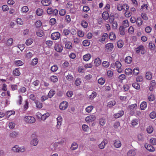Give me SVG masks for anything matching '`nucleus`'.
<instances>
[{"label": "nucleus", "instance_id": "1", "mask_svg": "<svg viewBox=\"0 0 156 156\" xmlns=\"http://www.w3.org/2000/svg\"><path fill=\"white\" fill-rule=\"evenodd\" d=\"M12 150L15 152H23L25 148L23 146L19 147L18 145H15L12 147Z\"/></svg>", "mask_w": 156, "mask_h": 156}, {"label": "nucleus", "instance_id": "2", "mask_svg": "<svg viewBox=\"0 0 156 156\" xmlns=\"http://www.w3.org/2000/svg\"><path fill=\"white\" fill-rule=\"evenodd\" d=\"M24 120L27 123H34L36 121L35 118L31 116H25L24 118Z\"/></svg>", "mask_w": 156, "mask_h": 156}, {"label": "nucleus", "instance_id": "3", "mask_svg": "<svg viewBox=\"0 0 156 156\" xmlns=\"http://www.w3.org/2000/svg\"><path fill=\"white\" fill-rule=\"evenodd\" d=\"M60 37V34L58 32H54L52 33L51 35V39L53 40L58 39Z\"/></svg>", "mask_w": 156, "mask_h": 156}, {"label": "nucleus", "instance_id": "4", "mask_svg": "<svg viewBox=\"0 0 156 156\" xmlns=\"http://www.w3.org/2000/svg\"><path fill=\"white\" fill-rule=\"evenodd\" d=\"M96 118L95 115H91L87 117L85 120L87 122H91L95 120Z\"/></svg>", "mask_w": 156, "mask_h": 156}, {"label": "nucleus", "instance_id": "5", "mask_svg": "<svg viewBox=\"0 0 156 156\" xmlns=\"http://www.w3.org/2000/svg\"><path fill=\"white\" fill-rule=\"evenodd\" d=\"M141 51L142 54L143 55L145 53L144 48L142 45H140L136 48V52L137 53H139Z\"/></svg>", "mask_w": 156, "mask_h": 156}, {"label": "nucleus", "instance_id": "6", "mask_svg": "<svg viewBox=\"0 0 156 156\" xmlns=\"http://www.w3.org/2000/svg\"><path fill=\"white\" fill-rule=\"evenodd\" d=\"M68 106V103L66 101H64L60 103L59 105V108L62 110L66 109Z\"/></svg>", "mask_w": 156, "mask_h": 156}, {"label": "nucleus", "instance_id": "7", "mask_svg": "<svg viewBox=\"0 0 156 156\" xmlns=\"http://www.w3.org/2000/svg\"><path fill=\"white\" fill-rule=\"evenodd\" d=\"M113 145L116 148H119L122 146L121 141L119 140H115L113 141Z\"/></svg>", "mask_w": 156, "mask_h": 156}, {"label": "nucleus", "instance_id": "8", "mask_svg": "<svg viewBox=\"0 0 156 156\" xmlns=\"http://www.w3.org/2000/svg\"><path fill=\"white\" fill-rule=\"evenodd\" d=\"M113 45L112 43H109L105 45V48L108 51H112L113 48Z\"/></svg>", "mask_w": 156, "mask_h": 156}, {"label": "nucleus", "instance_id": "9", "mask_svg": "<svg viewBox=\"0 0 156 156\" xmlns=\"http://www.w3.org/2000/svg\"><path fill=\"white\" fill-rule=\"evenodd\" d=\"M59 144L58 142L54 143L52 145L53 148H51V150L52 151H55L56 152L59 151L60 147H58Z\"/></svg>", "mask_w": 156, "mask_h": 156}, {"label": "nucleus", "instance_id": "10", "mask_svg": "<svg viewBox=\"0 0 156 156\" xmlns=\"http://www.w3.org/2000/svg\"><path fill=\"white\" fill-rule=\"evenodd\" d=\"M108 143V141L106 139H104L99 145V147L101 149H104L106 144Z\"/></svg>", "mask_w": 156, "mask_h": 156}, {"label": "nucleus", "instance_id": "11", "mask_svg": "<svg viewBox=\"0 0 156 156\" xmlns=\"http://www.w3.org/2000/svg\"><path fill=\"white\" fill-rule=\"evenodd\" d=\"M145 147L148 151L150 152H153L155 151L154 148L150 145L146 144L145 145Z\"/></svg>", "mask_w": 156, "mask_h": 156}, {"label": "nucleus", "instance_id": "12", "mask_svg": "<svg viewBox=\"0 0 156 156\" xmlns=\"http://www.w3.org/2000/svg\"><path fill=\"white\" fill-rule=\"evenodd\" d=\"M124 112L122 110L119 111L118 113L114 115V116L115 118H118L122 117L124 115Z\"/></svg>", "mask_w": 156, "mask_h": 156}, {"label": "nucleus", "instance_id": "13", "mask_svg": "<svg viewBox=\"0 0 156 156\" xmlns=\"http://www.w3.org/2000/svg\"><path fill=\"white\" fill-rule=\"evenodd\" d=\"M102 16L104 20H107L108 19L109 15L107 11H105L103 12Z\"/></svg>", "mask_w": 156, "mask_h": 156}, {"label": "nucleus", "instance_id": "14", "mask_svg": "<svg viewBox=\"0 0 156 156\" xmlns=\"http://www.w3.org/2000/svg\"><path fill=\"white\" fill-rule=\"evenodd\" d=\"M38 140L37 138H35L32 140L30 144L34 146H36L38 144Z\"/></svg>", "mask_w": 156, "mask_h": 156}, {"label": "nucleus", "instance_id": "15", "mask_svg": "<svg viewBox=\"0 0 156 156\" xmlns=\"http://www.w3.org/2000/svg\"><path fill=\"white\" fill-rule=\"evenodd\" d=\"M108 34L106 33H104L103 34L101 39L99 40V41L101 43L104 42L106 39L108 37Z\"/></svg>", "mask_w": 156, "mask_h": 156}, {"label": "nucleus", "instance_id": "16", "mask_svg": "<svg viewBox=\"0 0 156 156\" xmlns=\"http://www.w3.org/2000/svg\"><path fill=\"white\" fill-rule=\"evenodd\" d=\"M91 57V55L90 54H87L83 55V59L85 61H89Z\"/></svg>", "mask_w": 156, "mask_h": 156}, {"label": "nucleus", "instance_id": "17", "mask_svg": "<svg viewBox=\"0 0 156 156\" xmlns=\"http://www.w3.org/2000/svg\"><path fill=\"white\" fill-rule=\"evenodd\" d=\"M116 104V102L114 100H112L109 101L107 104V106L108 107L111 108L113 106L115 105Z\"/></svg>", "mask_w": 156, "mask_h": 156}, {"label": "nucleus", "instance_id": "18", "mask_svg": "<svg viewBox=\"0 0 156 156\" xmlns=\"http://www.w3.org/2000/svg\"><path fill=\"white\" fill-rule=\"evenodd\" d=\"M41 3L44 6H48L51 3V1L50 0H42Z\"/></svg>", "mask_w": 156, "mask_h": 156}, {"label": "nucleus", "instance_id": "19", "mask_svg": "<svg viewBox=\"0 0 156 156\" xmlns=\"http://www.w3.org/2000/svg\"><path fill=\"white\" fill-rule=\"evenodd\" d=\"M19 133L15 131H13L9 134L10 136L12 138H15L19 135Z\"/></svg>", "mask_w": 156, "mask_h": 156}, {"label": "nucleus", "instance_id": "20", "mask_svg": "<svg viewBox=\"0 0 156 156\" xmlns=\"http://www.w3.org/2000/svg\"><path fill=\"white\" fill-rule=\"evenodd\" d=\"M50 80L52 82L55 83L58 81V79L57 76L53 75L50 77Z\"/></svg>", "mask_w": 156, "mask_h": 156}, {"label": "nucleus", "instance_id": "21", "mask_svg": "<svg viewBox=\"0 0 156 156\" xmlns=\"http://www.w3.org/2000/svg\"><path fill=\"white\" fill-rule=\"evenodd\" d=\"M55 50L57 52H61L62 50V47L61 45L57 44L55 46Z\"/></svg>", "mask_w": 156, "mask_h": 156}, {"label": "nucleus", "instance_id": "22", "mask_svg": "<svg viewBox=\"0 0 156 156\" xmlns=\"http://www.w3.org/2000/svg\"><path fill=\"white\" fill-rule=\"evenodd\" d=\"M94 63L96 66H99L101 64V61L100 59L99 58H96L94 60Z\"/></svg>", "mask_w": 156, "mask_h": 156}, {"label": "nucleus", "instance_id": "23", "mask_svg": "<svg viewBox=\"0 0 156 156\" xmlns=\"http://www.w3.org/2000/svg\"><path fill=\"white\" fill-rule=\"evenodd\" d=\"M135 151L133 150H131L127 152L128 156H135Z\"/></svg>", "mask_w": 156, "mask_h": 156}, {"label": "nucleus", "instance_id": "24", "mask_svg": "<svg viewBox=\"0 0 156 156\" xmlns=\"http://www.w3.org/2000/svg\"><path fill=\"white\" fill-rule=\"evenodd\" d=\"M140 106L142 110H145L147 107L146 102L145 101H143L140 104Z\"/></svg>", "mask_w": 156, "mask_h": 156}, {"label": "nucleus", "instance_id": "25", "mask_svg": "<svg viewBox=\"0 0 156 156\" xmlns=\"http://www.w3.org/2000/svg\"><path fill=\"white\" fill-rule=\"evenodd\" d=\"M78 146L77 144L74 142L71 145V149L73 150H76L78 148Z\"/></svg>", "mask_w": 156, "mask_h": 156}, {"label": "nucleus", "instance_id": "26", "mask_svg": "<svg viewBox=\"0 0 156 156\" xmlns=\"http://www.w3.org/2000/svg\"><path fill=\"white\" fill-rule=\"evenodd\" d=\"M36 107L38 108H41L43 107L42 104L38 101H35Z\"/></svg>", "mask_w": 156, "mask_h": 156}, {"label": "nucleus", "instance_id": "27", "mask_svg": "<svg viewBox=\"0 0 156 156\" xmlns=\"http://www.w3.org/2000/svg\"><path fill=\"white\" fill-rule=\"evenodd\" d=\"M133 73V71L131 69L129 68H126L125 70V73L126 74L128 75H131Z\"/></svg>", "mask_w": 156, "mask_h": 156}, {"label": "nucleus", "instance_id": "28", "mask_svg": "<svg viewBox=\"0 0 156 156\" xmlns=\"http://www.w3.org/2000/svg\"><path fill=\"white\" fill-rule=\"evenodd\" d=\"M36 13L38 16H41L43 14V11L42 9L38 8L36 11Z\"/></svg>", "mask_w": 156, "mask_h": 156}, {"label": "nucleus", "instance_id": "29", "mask_svg": "<svg viewBox=\"0 0 156 156\" xmlns=\"http://www.w3.org/2000/svg\"><path fill=\"white\" fill-rule=\"evenodd\" d=\"M13 74L16 76H19L21 74L19 69L17 68L14 69L13 71Z\"/></svg>", "mask_w": 156, "mask_h": 156}, {"label": "nucleus", "instance_id": "30", "mask_svg": "<svg viewBox=\"0 0 156 156\" xmlns=\"http://www.w3.org/2000/svg\"><path fill=\"white\" fill-rule=\"evenodd\" d=\"M149 48L151 50H154L155 49V46L154 44L151 41L149 44Z\"/></svg>", "mask_w": 156, "mask_h": 156}, {"label": "nucleus", "instance_id": "31", "mask_svg": "<svg viewBox=\"0 0 156 156\" xmlns=\"http://www.w3.org/2000/svg\"><path fill=\"white\" fill-rule=\"evenodd\" d=\"M138 120L137 119H134L131 121V125L132 126H134L138 124Z\"/></svg>", "mask_w": 156, "mask_h": 156}, {"label": "nucleus", "instance_id": "32", "mask_svg": "<svg viewBox=\"0 0 156 156\" xmlns=\"http://www.w3.org/2000/svg\"><path fill=\"white\" fill-rule=\"evenodd\" d=\"M146 77L147 79L150 80L152 78V75L150 72H147L146 74Z\"/></svg>", "mask_w": 156, "mask_h": 156}, {"label": "nucleus", "instance_id": "33", "mask_svg": "<svg viewBox=\"0 0 156 156\" xmlns=\"http://www.w3.org/2000/svg\"><path fill=\"white\" fill-rule=\"evenodd\" d=\"M50 115V114L48 112H47L42 115L41 120L44 121Z\"/></svg>", "mask_w": 156, "mask_h": 156}, {"label": "nucleus", "instance_id": "34", "mask_svg": "<svg viewBox=\"0 0 156 156\" xmlns=\"http://www.w3.org/2000/svg\"><path fill=\"white\" fill-rule=\"evenodd\" d=\"M72 43L68 41L65 44V46L66 48L68 49H70L72 48Z\"/></svg>", "mask_w": 156, "mask_h": 156}, {"label": "nucleus", "instance_id": "35", "mask_svg": "<svg viewBox=\"0 0 156 156\" xmlns=\"http://www.w3.org/2000/svg\"><path fill=\"white\" fill-rule=\"evenodd\" d=\"M125 61L126 63L130 64L132 62V58L130 56H128L126 58Z\"/></svg>", "mask_w": 156, "mask_h": 156}, {"label": "nucleus", "instance_id": "36", "mask_svg": "<svg viewBox=\"0 0 156 156\" xmlns=\"http://www.w3.org/2000/svg\"><path fill=\"white\" fill-rule=\"evenodd\" d=\"M55 92L53 90H51L48 94V97L49 98L52 97L55 94Z\"/></svg>", "mask_w": 156, "mask_h": 156}, {"label": "nucleus", "instance_id": "37", "mask_svg": "<svg viewBox=\"0 0 156 156\" xmlns=\"http://www.w3.org/2000/svg\"><path fill=\"white\" fill-rule=\"evenodd\" d=\"M34 54V51H33L32 52H29L26 54V57L28 58H30L33 56Z\"/></svg>", "mask_w": 156, "mask_h": 156}, {"label": "nucleus", "instance_id": "38", "mask_svg": "<svg viewBox=\"0 0 156 156\" xmlns=\"http://www.w3.org/2000/svg\"><path fill=\"white\" fill-rule=\"evenodd\" d=\"M125 28L124 27H123L122 26H120L119 27V31L120 32V34L122 35H123L125 34V32L124 31Z\"/></svg>", "mask_w": 156, "mask_h": 156}, {"label": "nucleus", "instance_id": "39", "mask_svg": "<svg viewBox=\"0 0 156 156\" xmlns=\"http://www.w3.org/2000/svg\"><path fill=\"white\" fill-rule=\"evenodd\" d=\"M29 10V9L27 6H24L21 9V11L23 13H26Z\"/></svg>", "mask_w": 156, "mask_h": 156}, {"label": "nucleus", "instance_id": "40", "mask_svg": "<svg viewBox=\"0 0 156 156\" xmlns=\"http://www.w3.org/2000/svg\"><path fill=\"white\" fill-rule=\"evenodd\" d=\"M67 140V139L66 138H64L61 139L58 142H57L59 144L62 145L65 142H66Z\"/></svg>", "mask_w": 156, "mask_h": 156}, {"label": "nucleus", "instance_id": "41", "mask_svg": "<svg viewBox=\"0 0 156 156\" xmlns=\"http://www.w3.org/2000/svg\"><path fill=\"white\" fill-rule=\"evenodd\" d=\"M33 40L32 38H29L27 39L25 43L27 45H30L33 42Z\"/></svg>", "mask_w": 156, "mask_h": 156}, {"label": "nucleus", "instance_id": "42", "mask_svg": "<svg viewBox=\"0 0 156 156\" xmlns=\"http://www.w3.org/2000/svg\"><path fill=\"white\" fill-rule=\"evenodd\" d=\"M36 34L37 36L41 37L44 35V33L42 30H40L36 32Z\"/></svg>", "mask_w": 156, "mask_h": 156}, {"label": "nucleus", "instance_id": "43", "mask_svg": "<svg viewBox=\"0 0 156 156\" xmlns=\"http://www.w3.org/2000/svg\"><path fill=\"white\" fill-rule=\"evenodd\" d=\"M147 131L149 133H151L153 131V128L151 126H148L147 128Z\"/></svg>", "mask_w": 156, "mask_h": 156}, {"label": "nucleus", "instance_id": "44", "mask_svg": "<svg viewBox=\"0 0 156 156\" xmlns=\"http://www.w3.org/2000/svg\"><path fill=\"white\" fill-rule=\"evenodd\" d=\"M58 67L56 65H55L52 66L51 68V70L53 72H56L58 70Z\"/></svg>", "mask_w": 156, "mask_h": 156}, {"label": "nucleus", "instance_id": "45", "mask_svg": "<svg viewBox=\"0 0 156 156\" xmlns=\"http://www.w3.org/2000/svg\"><path fill=\"white\" fill-rule=\"evenodd\" d=\"M105 82V80L104 78L102 77L99 78L98 80V83L101 85H102L104 84Z\"/></svg>", "mask_w": 156, "mask_h": 156}, {"label": "nucleus", "instance_id": "46", "mask_svg": "<svg viewBox=\"0 0 156 156\" xmlns=\"http://www.w3.org/2000/svg\"><path fill=\"white\" fill-rule=\"evenodd\" d=\"M109 37V39L111 40H113L115 38V35L113 32H111L110 33Z\"/></svg>", "mask_w": 156, "mask_h": 156}, {"label": "nucleus", "instance_id": "47", "mask_svg": "<svg viewBox=\"0 0 156 156\" xmlns=\"http://www.w3.org/2000/svg\"><path fill=\"white\" fill-rule=\"evenodd\" d=\"M14 62L15 64L20 66H22L23 64V62L22 61L20 60L15 61Z\"/></svg>", "mask_w": 156, "mask_h": 156}, {"label": "nucleus", "instance_id": "48", "mask_svg": "<svg viewBox=\"0 0 156 156\" xmlns=\"http://www.w3.org/2000/svg\"><path fill=\"white\" fill-rule=\"evenodd\" d=\"M99 123L101 126L104 125L106 123L105 119L103 118L100 119L99 120Z\"/></svg>", "mask_w": 156, "mask_h": 156}, {"label": "nucleus", "instance_id": "49", "mask_svg": "<svg viewBox=\"0 0 156 156\" xmlns=\"http://www.w3.org/2000/svg\"><path fill=\"white\" fill-rule=\"evenodd\" d=\"M129 22L127 20H125L122 22V27L126 28L129 26Z\"/></svg>", "mask_w": 156, "mask_h": 156}, {"label": "nucleus", "instance_id": "50", "mask_svg": "<svg viewBox=\"0 0 156 156\" xmlns=\"http://www.w3.org/2000/svg\"><path fill=\"white\" fill-rule=\"evenodd\" d=\"M93 107L92 106L90 105L87 107L85 110L88 113H90L91 112L93 108Z\"/></svg>", "mask_w": 156, "mask_h": 156}, {"label": "nucleus", "instance_id": "51", "mask_svg": "<svg viewBox=\"0 0 156 156\" xmlns=\"http://www.w3.org/2000/svg\"><path fill=\"white\" fill-rule=\"evenodd\" d=\"M132 86L135 89L139 90L140 88V85L137 83H135L132 84Z\"/></svg>", "mask_w": 156, "mask_h": 156}, {"label": "nucleus", "instance_id": "52", "mask_svg": "<svg viewBox=\"0 0 156 156\" xmlns=\"http://www.w3.org/2000/svg\"><path fill=\"white\" fill-rule=\"evenodd\" d=\"M81 83L80 79L79 78H77L75 82V84L76 86L80 85Z\"/></svg>", "mask_w": 156, "mask_h": 156}, {"label": "nucleus", "instance_id": "53", "mask_svg": "<svg viewBox=\"0 0 156 156\" xmlns=\"http://www.w3.org/2000/svg\"><path fill=\"white\" fill-rule=\"evenodd\" d=\"M38 58H34V59H33L31 64L33 66H35L36 65L38 62Z\"/></svg>", "mask_w": 156, "mask_h": 156}, {"label": "nucleus", "instance_id": "54", "mask_svg": "<svg viewBox=\"0 0 156 156\" xmlns=\"http://www.w3.org/2000/svg\"><path fill=\"white\" fill-rule=\"evenodd\" d=\"M102 65L105 68H107L109 66V63L108 61H104L103 62Z\"/></svg>", "mask_w": 156, "mask_h": 156}, {"label": "nucleus", "instance_id": "55", "mask_svg": "<svg viewBox=\"0 0 156 156\" xmlns=\"http://www.w3.org/2000/svg\"><path fill=\"white\" fill-rule=\"evenodd\" d=\"M139 73V69L138 68H135L133 70V73L135 75H137Z\"/></svg>", "mask_w": 156, "mask_h": 156}, {"label": "nucleus", "instance_id": "56", "mask_svg": "<svg viewBox=\"0 0 156 156\" xmlns=\"http://www.w3.org/2000/svg\"><path fill=\"white\" fill-rule=\"evenodd\" d=\"M151 144L153 145H156V138H152L150 140Z\"/></svg>", "mask_w": 156, "mask_h": 156}, {"label": "nucleus", "instance_id": "57", "mask_svg": "<svg viewBox=\"0 0 156 156\" xmlns=\"http://www.w3.org/2000/svg\"><path fill=\"white\" fill-rule=\"evenodd\" d=\"M83 44L85 46H88L90 45V42L88 40H85L83 41Z\"/></svg>", "mask_w": 156, "mask_h": 156}, {"label": "nucleus", "instance_id": "58", "mask_svg": "<svg viewBox=\"0 0 156 156\" xmlns=\"http://www.w3.org/2000/svg\"><path fill=\"white\" fill-rule=\"evenodd\" d=\"M114 127L116 129H119L120 128V123L119 122H117L115 123Z\"/></svg>", "mask_w": 156, "mask_h": 156}, {"label": "nucleus", "instance_id": "59", "mask_svg": "<svg viewBox=\"0 0 156 156\" xmlns=\"http://www.w3.org/2000/svg\"><path fill=\"white\" fill-rule=\"evenodd\" d=\"M143 76H138L136 78V81L138 82H141L143 81Z\"/></svg>", "mask_w": 156, "mask_h": 156}, {"label": "nucleus", "instance_id": "60", "mask_svg": "<svg viewBox=\"0 0 156 156\" xmlns=\"http://www.w3.org/2000/svg\"><path fill=\"white\" fill-rule=\"evenodd\" d=\"M23 99L21 95H19L18 96V99L17 101V103L19 105H20L22 104V102Z\"/></svg>", "mask_w": 156, "mask_h": 156}, {"label": "nucleus", "instance_id": "61", "mask_svg": "<svg viewBox=\"0 0 156 156\" xmlns=\"http://www.w3.org/2000/svg\"><path fill=\"white\" fill-rule=\"evenodd\" d=\"M123 45V42L122 40L119 41L117 42V45L118 47L120 48H121Z\"/></svg>", "mask_w": 156, "mask_h": 156}, {"label": "nucleus", "instance_id": "62", "mask_svg": "<svg viewBox=\"0 0 156 156\" xmlns=\"http://www.w3.org/2000/svg\"><path fill=\"white\" fill-rule=\"evenodd\" d=\"M148 5L147 4H143L141 6V9L143 11H146L148 9Z\"/></svg>", "mask_w": 156, "mask_h": 156}, {"label": "nucleus", "instance_id": "63", "mask_svg": "<svg viewBox=\"0 0 156 156\" xmlns=\"http://www.w3.org/2000/svg\"><path fill=\"white\" fill-rule=\"evenodd\" d=\"M15 123L12 122H9V127L11 129H13L15 126Z\"/></svg>", "mask_w": 156, "mask_h": 156}, {"label": "nucleus", "instance_id": "64", "mask_svg": "<svg viewBox=\"0 0 156 156\" xmlns=\"http://www.w3.org/2000/svg\"><path fill=\"white\" fill-rule=\"evenodd\" d=\"M136 22L137 24L139 26H140L142 24L143 21L140 18H138L137 20H136Z\"/></svg>", "mask_w": 156, "mask_h": 156}]
</instances>
